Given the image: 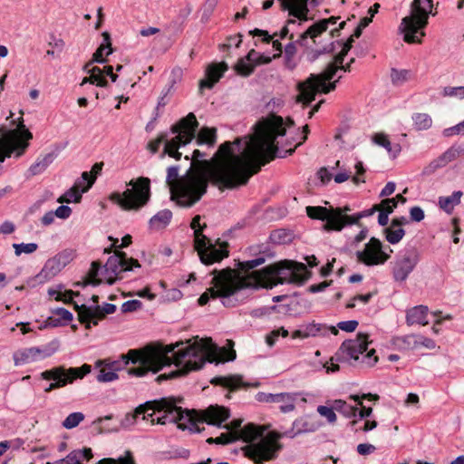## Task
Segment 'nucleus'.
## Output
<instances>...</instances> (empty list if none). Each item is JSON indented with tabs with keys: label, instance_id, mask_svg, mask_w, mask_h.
Wrapping results in <instances>:
<instances>
[{
	"label": "nucleus",
	"instance_id": "obj_50",
	"mask_svg": "<svg viewBox=\"0 0 464 464\" xmlns=\"http://www.w3.org/2000/svg\"><path fill=\"white\" fill-rule=\"evenodd\" d=\"M284 398H289L287 394H274L259 392L256 395V400L259 402L273 403V401H283Z\"/></svg>",
	"mask_w": 464,
	"mask_h": 464
},
{
	"label": "nucleus",
	"instance_id": "obj_44",
	"mask_svg": "<svg viewBox=\"0 0 464 464\" xmlns=\"http://www.w3.org/2000/svg\"><path fill=\"white\" fill-rule=\"evenodd\" d=\"M256 64H257L256 62L255 63H251L245 58H241L235 65V70L239 75L246 77L254 72Z\"/></svg>",
	"mask_w": 464,
	"mask_h": 464
},
{
	"label": "nucleus",
	"instance_id": "obj_19",
	"mask_svg": "<svg viewBox=\"0 0 464 464\" xmlns=\"http://www.w3.org/2000/svg\"><path fill=\"white\" fill-rule=\"evenodd\" d=\"M357 261L367 266L383 265L390 255L382 250V244L379 238L371 237L365 244L363 250L356 251Z\"/></svg>",
	"mask_w": 464,
	"mask_h": 464
},
{
	"label": "nucleus",
	"instance_id": "obj_42",
	"mask_svg": "<svg viewBox=\"0 0 464 464\" xmlns=\"http://www.w3.org/2000/svg\"><path fill=\"white\" fill-rule=\"evenodd\" d=\"M11 124L16 125L17 129H14V130L18 131V139H21L22 140H24L26 142L33 139V134L25 127L23 117H19L16 120H13L11 121Z\"/></svg>",
	"mask_w": 464,
	"mask_h": 464
},
{
	"label": "nucleus",
	"instance_id": "obj_59",
	"mask_svg": "<svg viewBox=\"0 0 464 464\" xmlns=\"http://www.w3.org/2000/svg\"><path fill=\"white\" fill-rule=\"evenodd\" d=\"M142 307V303L138 299H131L124 302L121 304V310L122 313L135 312Z\"/></svg>",
	"mask_w": 464,
	"mask_h": 464
},
{
	"label": "nucleus",
	"instance_id": "obj_32",
	"mask_svg": "<svg viewBox=\"0 0 464 464\" xmlns=\"http://www.w3.org/2000/svg\"><path fill=\"white\" fill-rule=\"evenodd\" d=\"M57 153L53 151L45 154L44 157H39L35 160L34 164H32L28 169L31 176L38 175L44 172L47 167L53 163V161L56 159Z\"/></svg>",
	"mask_w": 464,
	"mask_h": 464
},
{
	"label": "nucleus",
	"instance_id": "obj_10",
	"mask_svg": "<svg viewBox=\"0 0 464 464\" xmlns=\"http://www.w3.org/2000/svg\"><path fill=\"white\" fill-rule=\"evenodd\" d=\"M437 14V8L433 10V5L427 6L425 0H413L411 5V15L402 18L399 27L404 34V41L410 44L420 43L417 34L425 35L422 30L428 24L429 14L435 16Z\"/></svg>",
	"mask_w": 464,
	"mask_h": 464
},
{
	"label": "nucleus",
	"instance_id": "obj_15",
	"mask_svg": "<svg viewBox=\"0 0 464 464\" xmlns=\"http://www.w3.org/2000/svg\"><path fill=\"white\" fill-rule=\"evenodd\" d=\"M91 372L89 364H83L78 368L66 369L64 366L53 367L46 370L41 373L44 380L53 381L45 389V392H50L55 389L66 386L72 383L76 379H82L86 374Z\"/></svg>",
	"mask_w": 464,
	"mask_h": 464
},
{
	"label": "nucleus",
	"instance_id": "obj_1",
	"mask_svg": "<svg viewBox=\"0 0 464 464\" xmlns=\"http://www.w3.org/2000/svg\"><path fill=\"white\" fill-rule=\"evenodd\" d=\"M281 119H275L266 125L261 137L247 140L242 138L233 142L222 143L214 155L220 161L215 166L208 160H201L206 153L199 150L193 151L192 157L185 156V160H193L187 171V179L177 192L178 204L190 208L207 193L208 183L220 190L234 189L246 185L249 179L258 173L262 166L269 162L265 157L275 153L271 143V131L278 127Z\"/></svg>",
	"mask_w": 464,
	"mask_h": 464
},
{
	"label": "nucleus",
	"instance_id": "obj_35",
	"mask_svg": "<svg viewBox=\"0 0 464 464\" xmlns=\"http://www.w3.org/2000/svg\"><path fill=\"white\" fill-rule=\"evenodd\" d=\"M217 141V130L214 128L203 127L198 133L196 143L197 145L207 144L213 147Z\"/></svg>",
	"mask_w": 464,
	"mask_h": 464
},
{
	"label": "nucleus",
	"instance_id": "obj_64",
	"mask_svg": "<svg viewBox=\"0 0 464 464\" xmlns=\"http://www.w3.org/2000/svg\"><path fill=\"white\" fill-rule=\"evenodd\" d=\"M410 218L411 221L420 222L425 218L424 210L419 206H414L410 208Z\"/></svg>",
	"mask_w": 464,
	"mask_h": 464
},
{
	"label": "nucleus",
	"instance_id": "obj_61",
	"mask_svg": "<svg viewBox=\"0 0 464 464\" xmlns=\"http://www.w3.org/2000/svg\"><path fill=\"white\" fill-rule=\"evenodd\" d=\"M72 321H44L43 323L39 324L36 328L38 330H44L46 328H56V327H62L68 325L69 323H72Z\"/></svg>",
	"mask_w": 464,
	"mask_h": 464
},
{
	"label": "nucleus",
	"instance_id": "obj_43",
	"mask_svg": "<svg viewBox=\"0 0 464 464\" xmlns=\"http://www.w3.org/2000/svg\"><path fill=\"white\" fill-rule=\"evenodd\" d=\"M84 414L80 411L70 413L63 421L62 425L67 430L77 427L83 420Z\"/></svg>",
	"mask_w": 464,
	"mask_h": 464
},
{
	"label": "nucleus",
	"instance_id": "obj_29",
	"mask_svg": "<svg viewBox=\"0 0 464 464\" xmlns=\"http://www.w3.org/2000/svg\"><path fill=\"white\" fill-rule=\"evenodd\" d=\"M102 35L103 43L94 52L92 60L89 62V64H92L94 63H105L106 60L104 59L103 55H109L112 52L110 34L107 32H104Z\"/></svg>",
	"mask_w": 464,
	"mask_h": 464
},
{
	"label": "nucleus",
	"instance_id": "obj_33",
	"mask_svg": "<svg viewBox=\"0 0 464 464\" xmlns=\"http://www.w3.org/2000/svg\"><path fill=\"white\" fill-rule=\"evenodd\" d=\"M63 287V285H58L57 289L49 288L48 295L50 296H54L56 301H64L66 303H72L73 304L75 301L73 300L74 297L81 299L82 295L80 293L73 292L72 290H65L64 292H61Z\"/></svg>",
	"mask_w": 464,
	"mask_h": 464
},
{
	"label": "nucleus",
	"instance_id": "obj_21",
	"mask_svg": "<svg viewBox=\"0 0 464 464\" xmlns=\"http://www.w3.org/2000/svg\"><path fill=\"white\" fill-rule=\"evenodd\" d=\"M256 246L259 252V256L246 261L238 260L236 264V273L241 279H246L247 277L246 276L251 275L252 272H259V269L257 270L256 267L263 265L266 262V257L274 256V253L270 250L267 243L256 244Z\"/></svg>",
	"mask_w": 464,
	"mask_h": 464
},
{
	"label": "nucleus",
	"instance_id": "obj_57",
	"mask_svg": "<svg viewBox=\"0 0 464 464\" xmlns=\"http://www.w3.org/2000/svg\"><path fill=\"white\" fill-rule=\"evenodd\" d=\"M442 95L444 97H457L459 99H464V86L444 87L442 91Z\"/></svg>",
	"mask_w": 464,
	"mask_h": 464
},
{
	"label": "nucleus",
	"instance_id": "obj_53",
	"mask_svg": "<svg viewBox=\"0 0 464 464\" xmlns=\"http://www.w3.org/2000/svg\"><path fill=\"white\" fill-rule=\"evenodd\" d=\"M409 75L408 70H398L392 68L391 70V80L394 85H399L407 81Z\"/></svg>",
	"mask_w": 464,
	"mask_h": 464
},
{
	"label": "nucleus",
	"instance_id": "obj_62",
	"mask_svg": "<svg viewBox=\"0 0 464 464\" xmlns=\"http://www.w3.org/2000/svg\"><path fill=\"white\" fill-rule=\"evenodd\" d=\"M459 134L464 135V120L461 122L456 124L455 126L444 129V130H443V135L445 137H450V136L459 135Z\"/></svg>",
	"mask_w": 464,
	"mask_h": 464
},
{
	"label": "nucleus",
	"instance_id": "obj_56",
	"mask_svg": "<svg viewBox=\"0 0 464 464\" xmlns=\"http://www.w3.org/2000/svg\"><path fill=\"white\" fill-rule=\"evenodd\" d=\"M334 405L332 407H327V406H324V405H319L317 407V412L326 418L327 421L329 423H334L336 421V414L334 412Z\"/></svg>",
	"mask_w": 464,
	"mask_h": 464
},
{
	"label": "nucleus",
	"instance_id": "obj_48",
	"mask_svg": "<svg viewBox=\"0 0 464 464\" xmlns=\"http://www.w3.org/2000/svg\"><path fill=\"white\" fill-rule=\"evenodd\" d=\"M280 394H287L289 398H284L283 401H273V403H279V409L282 412L286 413L295 410V401L296 400V394L289 392H281Z\"/></svg>",
	"mask_w": 464,
	"mask_h": 464
},
{
	"label": "nucleus",
	"instance_id": "obj_5",
	"mask_svg": "<svg viewBox=\"0 0 464 464\" xmlns=\"http://www.w3.org/2000/svg\"><path fill=\"white\" fill-rule=\"evenodd\" d=\"M244 284L236 291L239 298H247L249 292L259 288H273L281 284L304 285L311 276V272L303 263L284 260L266 266L259 272H252L246 276Z\"/></svg>",
	"mask_w": 464,
	"mask_h": 464
},
{
	"label": "nucleus",
	"instance_id": "obj_63",
	"mask_svg": "<svg viewBox=\"0 0 464 464\" xmlns=\"http://www.w3.org/2000/svg\"><path fill=\"white\" fill-rule=\"evenodd\" d=\"M92 180H93V183H94L95 180H96V177L95 176H91V173H89L87 171H84V172L82 173L81 178L76 179V181L74 182V185L76 187H78L79 188H82L85 187L87 184H89V182H91Z\"/></svg>",
	"mask_w": 464,
	"mask_h": 464
},
{
	"label": "nucleus",
	"instance_id": "obj_45",
	"mask_svg": "<svg viewBox=\"0 0 464 464\" xmlns=\"http://www.w3.org/2000/svg\"><path fill=\"white\" fill-rule=\"evenodd\" d=\"M429 314V307L419 304L406 311V319H425Z\"/></svg>",
	"mask_w": 464,
	"mask_h": 464
},
{
	"label": "nucleus",
	"instance_id": "obj_16",
	"mask_svg": "<svg viewBox=\"0 0 464 464\" xmlns=\"http://www.w3.org/2000/svg\"><path fill=\"white\" fill-rule=\"evenodd\" d=\"M338 81L339 79L333 82H327L328 81H324L320 75L311 74L305 82L299 84L300 93L297 96V101L309 106L314 101L318 92L329 93L335 90Z\"/></svg>",
	"mask_w": 464,
	"mask_h": 464
},
{
	"label": "nucleus",
	"instance_id": "obj_8",
	"mask_svg": "<svg viewBox=\"0 0 464 464\" xmlns=\"http://www.w3.org/2000/svg\"><path fill=\"white\" fill-rule=\"evenodd\" d=\"M200 216L197 215L192 218L190 227L194 230V248L198 252L200 262L206 266L218 263L229 255L228 243L226 241L221 242L218 238L216 245L212 244L211 240L208 238L203 230L207 227L206 224H200Z\"/></svg>",
	"mask_w": 464,
	"mask_h": 464
},
{
	"label": "nucleus",
	"instance_id": "obj_60",
	"mask_svg": "<svg viewBox=\"0 0 464 464\" xmlns=\"http://www.w3.org/2000/svg\"><path fill=\"white\" fill-rule=\"evenodd\" d=\"M289 39L292 41L290 43H288L285 46V59L287 61H290L294 55L296 53V44H299L301 45L297 40L296 41H294V34L291 33L289 34Z\"/></svg>",
	"mask_w": 464,
	"mask_h": 464
},
{
	"label": "nucleus",
	"instance_id": "obj_24",
	"mask_svg": "<svg viewBox=\"0 0 464 464\" xmlns=\"http://www.w3.org/2000/svg\"><path fill=\"white\" fill-rule=\"evenodd\" d=\"M52 353H47L37 347H30L18 350L14 353L13 359L15 365H23L51 356Z\"/></svg>",
	"mask_w": 464,
	"mask_h": 464
},
{
	"label": "nucleus",
	"instance_id": "obj_26",
	"mask_svg": "<svg viewBox=\"0 0 464 464\" xmlns=\"http://www.w3.org/2000/svg\"><path fill=\"white\" fill-rule=\"evenodd\" d=\"M62 269L63 265L59 264L57 259L52 257L45 262L42 270L33 280H34L36 284H44L53 278Z\"/></svg>",
	"mask_w": 464,
	"mask_h": 464
},
{
	"label": "nucleus",
	"instance_id": "obj_52",
	"mask_svg": "<svg viewBox=\"0 0 464 464\" xmlns=\"http://www.w3.org/2000/svg\"><path fill=\"white\" fill-rule=\"evenodd\" d=\"M13 247L15 256H20L22 253H34L38 248V245L36 243H14L13 244Z\"/></svg>",
	"mask_w": 464,
	"mask_h": 464
},
{
	"label": "nucleus",
	"instance_id": "obj_27",
	"mask_svg": "<svg viewBox=\"0 0 464 464\" xmlns=\"http://www.w3.org/2000/svg\"><path fill=\"white\" fill-rule=\"evenodd\" d=\"M214 385L222 386L230 392L237 391L241 387H248L249 384L243 381L242 375L231 374L227 376H216L211 380Z\"/></svg>",
	"mask_w": 464,
	"mask_h": 464
},
{
	"label": "nucleus",
	"instance_id": "obj_31",
	"mask_svg": "<svg viewBox=\"0 0 464 464\" xmlns=\"http://www.w3.org/2000/svg\"><path fill=\"white\" fill-rule=\"evenodd\" d=\"M172 219V212L168 209H162L157 212L149 220V226L151 229H161L165 228Z\"/></svg>",
	"mask_w": 464,
	"mask_h": 464
},
{
	"label": "nucleus",
	"instance_id": "obj_38",
	"mask_svg": "<svg viewBox=\"0 0 464 464\" xmlns=\"http://www.w3.org/2000/svg\"><path fill=\"white\" fill-rule=\"evenodd\" d=\"M420 335H405V336H401V337H396L394 339V342L393 343L399 348V349H404V350H409V349H413L415 348L420 341Z\"/></svg>",
	"mask_w": 464,
	"mask_h": 464
},
{
	"label": "nucleus",
	"instance_id": "obj_54",
	"mask_svg": "<svg viewBox=\"0 0 464 464\" xmlns=\"http://www.w3.org/2000/svg\"><path fill=\"white\" fill-rule=\"evenodd\" d=\"M377 210H379V205H373L371 208L353 214V218L348 223L361 226L360 219L373 215Z\"/></svg>",
	"mask_w": 464,
	"mask_h": 464
},
{
	"label": "nucleus",
	"instance_id": "obj_2",
	"mask_svg": "<svg viewBox=\"0 0 464 464\" xmlns=\"http://www.w3.org/2000/svg\"><path fill=\"white\" fill-rule=\"evenodd\" d=\"M218 347L211 338L198 339L194 342L188 340L185 343L163 345L162 343H150L140 349H130L127 353L121 355V360L113 361L108 364L109 369H101L97 375L100 382H109L118 379L116 371L129 363L137 365L128 370V373L135 376H144L149 372L156 373L164 366L175 364L178 368L169 373L157 377L158 382L185 376L191 371L203 367L208 358L218 351Z\"/></svg>",
	"mask_w": 464,
	"mask_h": 464
},
{
	"label": "nucleus",
	"instance_id": "obj_13",
	"mask_svg": "<svg viewBox=\"0 0 464 464\" xmlns=\"http://www.w3.org/2000/svg\"><path fill=\"white\" fill-rule=\"evenodd\" d=\"M284 106V101L280 98H272L266 104V109L272 113V115L267 118L266 121H262L261 123H259L257 125V128H256V131L254 135L250 136V137H244L242 138L244 142L247 140H251V139H254V138H259L263 135V133L265 132V129L266 128V125L271 122L272 121H274L275 119H281L282 121H280V126L278 125V127L276 126V128H274L271 131V143L273 144V147H275L276 150H275V153H271V155H267V159L269 158V162L276 159V158H285L287 155H291L294 153L295 151V149H289L285 151H284L283 153L279 150V148L277 147V145L276 144V140L278 137H283L285 135L286 133V128H285V121H284V119L283 117L281 116H277L276 115L275 113L279 111V110ZM266 159V156L265 157Z\"/></svg>",
	"mask_w": 464,
	"mask_h": 464
},
{
	"label": "nucleus",
	"instance_id": "obj_39",
	"mask_svg": "<svg viewBox=\"0 0 464 464\" xmlns=\"http://www.w3.org/2000/svg\"><path fill=\"white\" fill-rule=\"evenodd\" d=\"M464 153V146L454 144L440 156V160L444 166L456 160L460 154Z\"/></svg>",
	"mask_w": 464,
	"mask_h": 464
},
{
	"label": "nucleus",
	"instance_id": "obj_7",
	"mask_svg": "<svg viewBox=\"0 0 464 464\" xmlns=\"http://www.w3.org/2000/svg\"><path fill=\"white\" fill-rule=\"evenodd\" d=\"M335 359L338 362L353 367H371L378 362L375 350L368 351V335L364 334H358L355 339L344 341L335 353Z\"/></svg>",
	"mask_w": 464,
	"mask_h": 464
},
{
	"label": "nucleus",
	"instance_id": "obj_36",
	"mask_svg": "<svg viewBox=\"0 0 464 464\" xmlns=\"http://www.w3.org/2000/svg\"><path fill=\"white\" fill-rule=\"evenodd\" d=\"M293 237V233L290 230L280 228L273 230L268 239L275 245H285L292 242Z\"/></svg>",
	"mask_w": 464,
	"mask_h": 464
},
{
	"label": "nucleus",
	"instance_id": "obj_49",
	"mask_svg": "<svg viewBox=\"0 0 464 464\" xmlns=\"http://www.w3.org/2000/svg\"><path fill=\"white\" fill-rule=\"evenodd\" d=\"M276 310L286 311L287 308L284 305L262 306L259 308L253 309L250 313V315L252 317H263V316L270 315V314Z\"/></svg>",
	"mask_w": 464,
	"mask_h": 464
},
{
	"label": "nucleus",
	"instance_id": "obj_18",
	"mask_svg": "<svg viewBox=\"0 0 464 464\" xmlns=\"http://www.w3.org/2000/svg\"><path fill=\"white\" fill-rule=\"evenodd\" d=\"M92 304L82 303V299L74 301V309L77 311V319H102L106 314H111L116 311V305L110 303L98 304V295H92Z\"/></svg>",
	"mask_w": 464,
	"mask_h": 464
},
{
	"label": "nucleus",
	"instance_id": "obj_12",
	"mask_svg": "<svg viewBox=\"0 0 464 464\" xmlns=\"http://www.w3.org/2000/svg\"><path fill=\"white\" fill-rule=\"evenodd\" d=\"M352 208L346 205L343 208H326L322 206H308L305 208L306 215L311 219H316L325 222L323 225V230L342 231L346 226H352L348 222L353 218V215H348Z\"/></svg>",
	"mask_w": 464,
	"mask_h": 464
},
{
	"label": "nucleus",
	"instance_id": "obj_41",
	"mask_svg": "<svg viewBox=\"0 0 464 464\" xmlns=\"http://www.w3.org/2000/svg\"><path fill=\"white\" fill-rule=\"evenodd\" d=\"M414 127L418 130H425L431 127L432 120L427 113H414L412 115Z\"/></svg>",
	"mask_w": 464,
	"mask_h": 464
},
{
	"label": "nucleus",
	"instance_id": "obj_14",
	"mask_svg": "<svg viewBox=\"0 0 464 464\" xmlns=\"http://www.w3.org/2000/svg\"><path fill=\"white\" fill-rule=\"evenodd\" d=\"M137 267H140L137 259L128 257L125 252L119 250L108 258L103 266L97 261L92 262L89 274L91 277L95 279L99 276L100 273L104 272L107 283L112 285L119 275L123 272L132 271Z\"/></svg>",
	"mask_w": 464,
	"mask_h": 464
},
{
	"label": "nucleus",
	"instance_id": "obj_23",
	"mask_svg": "<svg viewBox=\"0 0 464 464\" xmlns=\"http://www.w3.org/2000/svg\"><path fill=\"white\" fill-rule=\"evenodd\" d=\"M227 70L228 65L225 62L209 64L206 70V79L199 82V90L212 89Z\"/></svg>",
	"mask_w": 464,
	"mask_h": 464
},
{
	"label": "nucleus",
	"instance_id": "obj_34",
	"mask_svg": "<svg viewBox=\"0 0 464 464\" xmlns=\"http://www.w3.org/2000/svg\"><path fill=\"white\" fill-rule=\"evenodd\" d=\"M373 141L377 145L384 148L392 156V158H396L399 155V153L401 152V145L399 143L392 145V143L389 140V137L386 134H383V133L375 134L373 137Z\"/></svg>",
	"mask_w": 464,
	"mask_h": 464
},
{
	"label": "nucleus",
	"instance_id": "obj_55",
	"mask_svg": "<svg viewBox=\"0 0 464 464\" xmlns=\"http://www.w3.org/2000/svg\"><path fill=\"white\" fill-rule=\"evenodd\" d=\"M169 140H168V133L166 132H161L157 139L150 141L147 145V149L152 153V154H155L158 152L160 145L162 143H166V141H169Z\"/></svg>",
	"mask_w": 464,
	"mask_h": 464
},
{
	"label": "nucleus",
	"instance_id": "obj_25",
	"mask_svg": "<svg viewBox=\"0 0 464 464\" xmlns=\"http://www.w3.org/2000/svg\"><path fill=\"white\" fill-rule=\"evenodd\" d=\"M371 397L373 400H378V395H372L371 393L369 394H362V396L359 395H351L350 399L353 400L357 404L355 406H353L349 403H347L345 401L343 400H335L334 401V409L338 411L339 413L343 414L346 418H353L357 416L358 411V405H362V399Z\"/></svg>",
	"mask_w": 464,
	"mask_h": 464
},
{
	"label": "nucleus",
	"instance_id": "obj_37",
	"mask_svg": "<svg viewBox=\"0 0 464 464\" xmlns=\"http://www.w3.org/2000/svg\"><path fill=\"white\" fill-rule=\"evenodd\" d=\"M462 192L460 190L454 191L450 197H440L439 205L447 213H450L455 205L460 203Z\"/></svg>",
	"mask_w": 464,
	"mask_h": 464
},
{
	"label": "nucleus",
	"instance_id": "obj_46",
	"mask_svg": "<svg viewBox=\"0 0 464 464\" xmlns=\"http://www.w3.org/2000/svg\"><path fill=\"white\" fill-rule=\"evenodd\" d=\"M319 331H320V328L316 324H310L309 325L305 326L304 328L295 330L292 334V338L295 339V338H307L310 336H315Z\"/></svg>",
	"mask_w": 464,
	"mask_h": 464
},
{
	"label": "nucleus",
	"instance_id": "obj_28",
	"mask_svg": "<svg viewBox=\"0 0 464 464\" xmlns=\"http://www.w3.org/2000/svg\"><path fill=\"white\" fill-rule=\"evenodd\" d=\"M92 458V449L84 448L71 451L64 459H58L53 464H80L83 460L89 461Z\"/></svg>",
	"mask_w": 464,
	"mask_h": 464
},
{
	"label": "nucleus",
	"instance_id": "obj_6",
	"mask_svg": "<svg viewBox=\"0 0 464 464\" xmlns=\"http://www.w3.org/2000/svg\"><path fill=\"white\" fill-rule=\"evenodd\" d=\"M214 287L208 288L198 299L199 305H205L208 302L221 303L223 306L232 308L243 303L246 298H239L236 295L240 285L244 280L238 277L236 270L227 267L221 270L215 269Z\"/></svg>",
	"mask_w": 464,
	"mask_h": 464
},
{
	"label": "nucleus",
	"instance_id": "obj_30",
	"mask_svg": "<svg viewBox=\"0 0 464 464\" xmlns=\"http://www.w3.org/2000/svg\"><path fill=\"white\" fill-rule=\"evenodd\" d=\"M93 185V180L89 182L85 187L79 188L75 185H73L71 188H69L63 196L60 197L58 202H66V203H79L82 200V194L87 192Z\"/></svg>",
	"mask_w": 464,
	"mask_h": 464
},
{
	"label": "nucleus",
	"instance_id": "obj_51",
	"mask_svg": "<svg viewBox=\"0 0 464 464\" xmlns=\"http://www.w3.org/2000/svg\"><path fill=\"white\" fill-rule=\"evenodd\" d=\"M287 335L288 331L284 327L275 329L266 335V343L269 347H273L280 336L286 337Z\"/></svg>",
	"mask_w": 464,
	"mask_h": 464
},
{
	"label": "nucleus",
	"instance_id": "obj_47",
	"mask_svg": "<svg viewBox=\"0 0 464 464\" xmlns=\"http://www.w3.org/2000/svg\"><path fill=\"white\" fill-rule=\"evenodd\" d=\"M386 240L392 244H398L405 235V230L402 227H399L395 230L387 227L384 229Z\"/></svg>",
	"mask_w": 464,
	"mask_h": 464
},
{
	"label": "nucleus",
	"instance_id": "obj_4",
	"mask_svg": "<svg viewBox=\"0 0 464 464\" xmlns=\"http://www.w3.org/2000/svg\"><path fill=\"white\" fill-rule=\"evenodd\" d=\"M177 400L172 397L149 401L136 408V414L142 416V420H149L152 425L167 423H179L184 418L190 421L188 428L193 432H200L198 423H208L220 427L229 417V411L225 407L211 405L201 411L197 417H193L188 411H184L177 405Z\"/></svg>",
	"mask_w": 464,
	"mask_h": 464
},
{
	"label": "nucleus",
	"instance_id": "obj_58",
	"mask_svg": "<svg viewBox=\"0 0 464 464\" xmlns=\"http://www.w3.org/2000/svg\"><path fill=\"white\" fill-rule=\"evenodd\" d=\"M90 82L92 84H96L100 87H107L108 81L103 75H95V74H90L88 77H84L82 79V82L81 85H84L85 83Z\"/></svg>",
	"mask_w": 464,
	"mask_h": 464
},
{
	"label": "nucleus",
	"instance_id": "obj_3",
	"mask_svg": "<svg viewBox=\"0 0 464 464\" xmlns=\"http://www.w3.org/2000/svg\"><path fill=\"white\" fill-rule=\"evenodd\" d=\"M233 424L235 435L248 443L245 448V455L255 464H263L276 459L282 449L278 442L280 439H292L302 433L314 432L320 428L318 421L307 416L296 419L288 430L272 431L266 435H264L263 429L253 423L241 427V421L234 420Z\"/></svg>",
	"mask_w": 464,
	"mask_h": 464
},
{
	"label": "nucleus",
	"instance_id": "obj_22",
	"mask_svg": "<svg viewBox=\"0 0 464 464\" xmlns=\"http://www.w3.org/2000/svg\"><path fill=\"white\" fill-rule=\"evenodd\" d=\"M339 17L332 16L327 19H321L308 27L304 33H302L297 39V42L301 46H306L307 39H313L314 43L316 44L315 38L324 33L329 24H335Z\"/></svg>",
	"mask_w": 464,
	"mask_h": 464
},
{
	"label": "nucleus",
	"instance_id": "obj_17",
	"mask_svg": "<svg viewBox=\"0 0 464 464\" xmlns=\"http://www.w3.org/2000/svg\"><path fill=\"white\" fill-rule=\"evenodd\" d=\"M29 142L18 139L17 130H7L5 126L0 127V163L12 155L19 158L26 150Z\"/></svg>",
	"mask_w": 464,
	"mask_h": 464
},
{
	"label": "nucleus",
	"instance_id": "obj_40",
	"mask_svg": "<svg viewBox=\"0 0 464 464\" xmlns=\"http://www.w3.org/2000/svg\"><path fill=\"white\" fill-rule=\"evenodd\" d=\"M295 3V13H292L293 17L298 18L301 22L302 21H308V14H309V8H308V2L309 0H291Z\"/></svg>",
	"mask_w": 464,
	"mask_h": 464
},
{
	"label": "nucleus",
	"instance_id": "obj_20",
	"mask_svg": "<svg viewBox=\"0 0 464 464\" xmlns=\"http://www.w3.org/2000/svg\"><path fill=\"white\" fill-rule=\"evenodd\" d=\"M419 252L415 247L404 250L396 260L392 274L395 281L404 282L419 262Z\"/></svg>",
	"mask_w": 464,
	"mask_h": 464
},
{
	"label": "nucleus",
	"instance_id": "obj_11",
	"mask_svg": "<svg viewBox=\"0 0 464 464\" xmlns=\"http://www.w3.org/2000/svg\"><path fill=\"white\" fill-rule=\"evenodd\" d=\"M131 188H127L123 193L113 192L109 199L119 205L123 210H139L144 207L150 198V179L147 177H140L127 183Z\"/></svg>",
	"mask_w": 464,
	"mask_h": 464
},
{
	"label": "nucleus",
	"instance_id": "obj_9",
	"mask_svg": "<svg viewBox=\"0 0 464 464\" xmlns=\"http://www.w3.org/2000/svg\"><path fill=\"white\" fill-rule=\"evenodd\" d=\"M198 128V121L193 112H189L173 124L170 127V133L175 137L166 141L160 158L169 155L176 160H179L182 153L179 151V149L190 143L196 138Z\"/></svg>",
	"mask_w": 464,
	"mask_h": 464
}]
</instances>
